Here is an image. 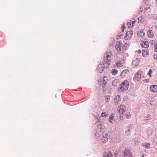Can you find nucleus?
<instances>
[{
  "instance_id": "2",
  "label": "nucleus",
  "mask_w": 157,
  "mask_h": 157,
  "mask_svg": "<svg viewBox=\"0 0 157 157\" xmlns=\"http://www.w3.org/2000/svg\"><path fill=\"white\" fill-rule=\"evenodd\" d=\"M129 83L127 80L122 82L120 85L118 90L120 92H123L127 90L129 86Z\"/></svg>"
},
{
  "instance_id": "40",
  "label": "nucleus",
  "mask_w": 157,
  "mask_h": 157,
  "mask_svg": "<svg viewBox=\"0 0 157 157\" xmlns=\"http://www.w3.org/2000/svg\"><path fill=\"white\" fill-rule=\"evenodd\" d=\"M142 157H144V156H142Z\"/></svg>"
},
{
  "instance_id": "8",
  "label": "nucleus",
  "mask_w": 157,
  "mask_h": 157,
  "mask_svg": "<svg viewBox=\"0 0 157 157\" xmlns=\"http://www.w3.org/2000/svg\"><path fill=\"white\" fill-rule=\"evenodd\" d=\"M140 62V59L139 58H136L133 61L132 64L134 66H137L139 64Z\"/></svg>"
},
{
  "instance_id": "14",
  "label": "nucleus",
  "mask_w": 157,
  "mask_h": 157,
  "mask_svg": "<svg viewBox=\"0 0 157 157\" xmlns=\"http://www.w3.org/2000/svg\"><path fill=\"white\" fill-rule=\"evenodd\" d=\"M97 70L99 73H101L104 70V67L102 65H99L98 67Z\"/></svg>"
},
{
  "instance_id": "29",
  "label": "nucleus",
  "mask_w": 157,
  "mask_h": 157,
  "mask_svg": "<svg viewBox=\"0 0 157 157\" xmlns=\"http://www.w3.org/2000/svg\"><path fill=\"white\" fill-rule=\"evenodd\" d=\"M110 99V97L109 96H107L105 97V101L106 102H108Z\"/></svg>"
},
{
  "instance_id": "17",
  "label": "nucleus",
  "mask_w": 157,
  "mask_h": 157,
  "mask_svg": "<svg viewBox=\"0 0 157 157\" xmlns=\"http://www.w3.org/2000/svg\"><path fill=\"white\" fill-rule=\"evenodd\" d=\"M114 116L113 114H111L109 117V121L110 123H113L115 121L114 119Z\"/></svg>"
},
{
  "instance_id": "38",
  "label": "nucleus",
  "mask_w": 157,
  "mask_h": 157,
  "mask_svg": "<svg viewBox=\"0 0 157 157\" xmlns=\"http://www.w3.org/2000/svg\"><path fill=\"white\" fill-rule=\"evenodd\" d=\"M156 145H157V141L155 143Z\"/></svg>"
},
{
  "instance_id": "28",
  "label": "nucleus",
  "mask_w": 157,
  "mask_h": 157,
  "mask_svg": "<svg viewBox=\"0 0 157 157\" xmlns=\"http://www.w3.org/2000/svg\"><path fill=\"white\" fill-rule=\"evenodd\" d=\"M149 82V79L146 78V79H144L142 80V82L143 83H148Z\"/></svg>"
},
{
  "instance_id": "20",
  "label": "nucleus",
  "mask_w": 157,
  "mask_h": 157,
  "mask_svg": "<svg viewBox=\"0 0 157 157\" xmlns=\"http://www.w3.org/2000/svg\"><path fill=\"white\" fill-rule=\"evenodd\" d=\"M137 34L138 36L142 37L144 36V33L142 30H140L138 32Z\"/></svg>"
},
{
  "instance_id": "32",
  "label": "nucleus",
  "mask_w": 157,
  "mask_h": 157,
  "mask_svg": "<svg viewBox=\"0 0 157 157\" xmlns=\"http://www.w3.org/2000/svg\"><path fill=\"white\" fill-rule=\"evenodd\" d=\"M106 115L105 113V112H102L101 113V116L102 117H106Z\"/></svg>"
},
{
  "instance_id": "7",
  "label": "nucleus",
  "mask_w": 157,
  "mask_h": 157,
  "mask_svg": "<svg viewBox=\"0 0 157 157\" xmlns=\"http://www.w3.org/2000/svg\"><path fill=\"white\" fill-rule=\"evenodd\" d=\"M141 71H138L135 74L134 76V79L137 81L140 80L141 79Z\"/></svg>"
},
{
  "instance_id": "36",
  "label": "nucleus",
  "mask_w": 157,
  "mask_h": 157,
  "mask_svg": "<svg viewBox=\"0 0 157 157\" xmlns=\"http://www.w3.org/2000/svg\"><path fill=\"white\" fill-rule=\"evenodd\" d=\"M137 53L139 54H140L141 52V51L140 50H138V51H137Z\"/></svg>"
},
{
  "instance_id": "37",
  "label": "nucleus",
  "mask_w": 157,
  "mask_h": 157,
  "mask_svg": "<svg viewBox=\"0 0 157 157\" xmlns=\"http://www.w3.org/2000/svg\"><path fill=\"white\" fill-rule=\"evenodd\" d=\"M128 132H130V130L129 129L128 130Z\"/></svg>"
},
{
  "instance_id": "21",
  "label": "nucleus",
  "mask_w": 157,
  "mask_h": 157,
  "mask_svg": "<svg viewBox=\"0 0 157 157\" xmlns=\"http://www.w3.org/2000/svg\"><path fill=\"white\" fill-rule=\"evenodd\" d=\"M135 22V21H132L131 22V21L130 22H128L127 23V25L128 26V28H130L131 27H132L133 26V23Z\"/></svg>"
},
{
  "instance_id": "1",
  "label": "nucleus",
  "mask_w": 157,
  "mask_h": 157,
  "mask_svg": "<svg viewBox=\"0 0 157 157\" xmlns=\"http://www.w3.org/2000/svg\"><path fill=\"white\" fill-rule=\"evenodd\" d=\"M112 55V53L110 51L107 52L104 55V60L105 63V64H106V65H105V64L104 63L103 64L104 67L106 68H108L109 67L111 62V57Z\"/></svg>"
},
{
  "instance_id": "35",
  "label": "nucleus",
  "mask_w": 157,
  "mask_h": 157,
  "mask_svg": "<svg viewBox=\"0 0 157 157\" xmlns=\"http://www.w3.org/2000/svg\"><path fill=\"white\" fill-rule=\"evenodd\" d=\"M154 58L155 59H157V55H155L154 56Z\"/></svg>"
},
{
  "instance_id": "27",
  "label": "nucleus",
  "mask_w": 157,
  "mask_h": 157,
  "mask_svg": "<svg viewBox=\"0 0 157 157\" xmlns=\"http://www.w3.org/2000/svg\"><path fill=\"white\" fill-rule=\"evenodd\" d=\"M152 71L151 69H149L148 72L147 73V75H149L150 78H151V74L152 73Z\"/></svg>"
},
{
  "instance_id": "34",
  "label": "nucleus",
  "mask_w": 157,
  "mask_h": 157,
  "mask_svg": "<svg viewBox=\"0 0 157 157\" xmlns=\"http://www.w3.org/2000/svg\"><path fill=\"white\" fill-rule=\"evenodd\" d=\"M125 29V27L124 25H123L122 27V28H121V30H122V32H123L124 31V30Z\"/></svg>"
},
{
  "instance_id": "30",
  "label": "nucleus",
  "mask_w": 157,
  "mask_h": 157,
  "mask_svg": "<svg viewBox=\"0 0 157 157\" xmlns=\"http://www.w3.org/2000/svg\"><path fill=\"white\" fill-rule=\"evenodd\" d=\"M150 7V6L149 5H148L147 6V7L145 8L144 6L143 7V8H144V12L146 10H148Z\"/></svg>"
},
{
  "instance_id": "24",
  "label": "nucleus",
  "mask_w": 157,
  "mask_h": 157,
  "mask_svg": "<svg viewBox=\"0 0 157 157\" xmlns=\"http://www.w3.org/2000/svg\"><path fill=\"white\" fill-rule=\"evenodd\" d=\"M118 72V71L115 69H113L112 70L111 73L113 75H116Z\"/></svg>"
},
{
  "instance_id": "3",
  "label": "nucleus",
  "mask_w": 157,
  "mask_h": 157,
  "mask_svg": "<svg viewBox=\"0 0 157 157\" xmlns=\"http://www.w3.org/2000/svg\"><path fill=\"white\" fill-rule=\"evenodd\" d=\"M123 157H133L132 153L128 149H126L123 151Z\"/></svg>"
},
{
  "instance_id": "5",
  "label": "nucleus",
  "mask_w": 157,
  "mask_h": 157,
  "mask_svg": "<svg viewBox=\"0 0 157 157\" xmlns=\"http://www.w3.org/2000/svg\"><path fill=\"white\" fill-rule=\"evenodd\" d=\"M117 110L120 114H122L125 110V106L123 105H120L118 106Z\"/></svg>"
},
{
  "instance_id": "16",
  "label": "nucleus",
  "mask_w": 157,
  "mask_h": 157,
  "mask_svg": "<svg viewBox=\"0 0 157 157\" xmlns=\"http://www.w3.org/2000/svg\"><path fill=\"white\" fill-rule=\"evenodd\" d=\"M147 35L150 38H152L153 37L154 34L152 32V31L150 29H149L147 32Z\"/></svg>"
},
{
  "instance_id": "19",
  "label": "nucleus",
  "mask_w": 157,
  "mask_h": 157,
  "mask_svg": "<svg viewBox=\"0 0 157 157\" xmlns=\"http://www.w3.org/2000/svg\"><path fill=\"white\" fill-rule=\"evenodd\" d=\"M122 67V64L121 61L117 63L113 66L114 67H117V68H120Z\"/></svg>"
},
{
  "instance_id": "31",
  "label": "nucleus",
  "mask_w": 157,
  "mask_h": 157,
  "mask_svg": "<svg viewBox=\"0 0 157 157\" xmlns=\"http://www.w3.org/2000/svg\"><path fill=\"white\" fill-rule=\"evenodd\" d=\"M143 19V18L142 17H140L138 18V22H141Z\"/></svg>"
},
{
  "instance_id": "22",
  "label": "nucleus",
  "mask_w": 157,
  "mask_h": 157,
  "mask_svg": "<svg viewBox=\"0 0 157 157\" xmlns=\"http://www.w3.org/2000/svg\"><path fill=\"white\" fill-rule=\"evenodd\" d=\"M104 157H112V154L111 152H108L105 154Z\"/></svg>"
},
{
  "instance_id": "15",
  "label": "nucleus",
  "mask_w": 157,
  "mask_h": 157,
  "mask_svg": "<svg viewBox=\"0 0 157 157\" xmlns=\"http://www.w3.org/2000/svg\"><path fill=\"white\" fill-rule=\"evenodd\" d=\"M108 136L107 135L105 134L103 135L102 138V140L104 142H105L108 141Z\"/></svg>"
},
{
  "instance_id": "18",
  "label": "nucleus",
  "mask_w": 157,
  "mask_h": 157,
  "mask_svg": "<svg viewBox=\"0 0 157 157\" xmlns=\"http://www.w3.org/2000/svg\"><path fill=\"white\" fill-rule=\"evenodd\" d=\"M129 44L128 43H124L122 46V51H124L126 50L128 48Z\"/></svg>"
},
{
  "instance_id": "6",
  "label": "nucleus",
  "mask_w": 157,
  "mask_h": 157,
  "mask_svg": "<svg viewBox=\"0 0 157 157\" xmlns=\"http://www.w3.org/2000/svg\"><path fill=\"white\" fill-rule=\"evenodd\" d=\"M133 34V33L132 31L131 30L128 31L124 36L125 39L126 40L130 39L131 38Z\"/></svg>"
},
{
  "instance_id": "10",
  "label": "nucleus",
  "mask_w": 157,
  "mask_h": 157,
  "mask_svg": "<svg viewBox=\"0 0 157 157\" xmlns=\"http://www.w3.org/2000/svg\"><path fill=\"white\" fill-rule=\"evenodd\" d=\"M129 71L127 69L123 70L121 72L120 76L122 78H123L128 73Z\"/></svg>"
},
{
  "instance_id": "11",
  "label": "nucleus",
  "mask_w": 157,
  "mask_h": 157,
  "mask_svg": "<svg viewBox=\"0 0 157 157\" xmlns=\"http://www.w3.org/2000/svg\"><path fill=\"white\" fill-rule=\"evenodd\" d=\"M149 54V51L147 49H143L142 50V55L144 57H147L148 56Z\"/></svg>"
},
{
  "instance_id": "25",
  "label": "nucleus",
  "mask_w": 157,
  "mask_h": 157,
  "mask_svg": "<svg viewBox=\"0 0 157 157\" xmlns=\"http://www.w3.org/2000/svg\"><path fill=\"white\" fill-rule=\"evenodd\" d=\"M139 12L140 13L144 12V10L143 7L141 6L140 7V9L139 10Z\"/></svg>"
},
{
  "instance_id": "13",
  "label": "nucleus",
  "mask_w": 157,
  "mask_h": 157,
  "mask_svg": "<svg viewBox=\"0 0 157 157\" xmlns=\"http://www.w3.org/2000/svg\"><path fill=\"white\" fill-rule=\"evenodd\" d=\"M141 46L143 48H147L149 47V43L147 41H141Z\"/></svg>"
},
{
  "instance_id": "26",
  "label": "nucleus",
  "mask_w": 157,
  "mask_h": 157,
  "mask_svg": "<svg viewBox=\"0 0 157 157\" xmlns=\"http://www.w3.org/2000/svg\"><path fill=\"white\" fill-rule=\"evenodd\" d=\"M125 116L127 118H129L131 117V114L129 112L126 113L125 114Z\"/></svg>"
},
{
  "instance_id": "4",
  "label": "nucleus",
  "mask_w": 157,
  "mask_h": 157,
  "mask_svg": "<svg viewBox=\"0 0 157 157\" xmlns=\"http://www.w3.org/2000/svg\"><path fill=\"white\" fill-rule=\"evenodd\" d=\"M123 46L122 44L120 41H117L116 42V45L115 48L117 50V51L119 53H120L121 51H122V46Z\"/></svg>"
},
{
  "instance_id": "12",
  "label": "nucleus",
  "mask_w": 157,
  "mask_h": 157,
  "mask_svg": "<svg viewBox=\"0 0 157 157\" xmlns=\"http://www.w3.org/2000/svg\"><path fill=\"white\" fill-rule=\"evenodd\" d=\"M150 89L151 91L157 93V85H151L150 87Z\"/></svg>"
},
{
  "instance_id": "39",
  "label": "nucleus",
  "mask_w": 157,
  "mask_h": 157,
  "mask_svg": "<svg viewBox=\"0 0 157 157\" xmlns=\"http://www.w3.org/2000/svg\"><path fill=\"white\" fill-rule=\"evenodd\" d=\"M156 3H157V0H156Z\"/></svg>"
},
{
  "instance_id": "9",
  "label": "nucleus",
  "mask_w": 157,
  "mask_h": 157,
  "mask_svg": "<svg viewBox=\"0 0 157 157\" xmlns=\"http://www.w3.org/2000/svg\"><path fill=\"white\" fill-rule=\"evenodd\" d=\"M121 100L120 96L117 95L114 98V102L115 105H118Z\"/></svg>"
},
{
  "instance_id": "23",
  "label": "nucleus",
  "mask_w": 157,
  "mask_h": 157,
  "mask_svg": "<svg viewBox=\"0 0 157 157\" xmlns=\"http://www.w3.org/2000/svg\"><path fill=\"white\" fill-rule=\"evenodd\" d=\"M143 146L146 148H149L150 146V144L148 143H145L143 144Z\"/></svg>"
},
{
  "instance_id": "33",
  "label": "nucleus",
  "mask_w": 157,
  "mask_h": 157,
  "mask_svg": "<svg viewBox=\"0 0 157 157\" xmlns=\"http://www.w3.org/2000/svg\"><path fill=\"white\" fill-rule=\"evenodd\" d=\"M154 49L155 51L157 52V44L155 45Z\"/></svg>"
}]
</instances>
